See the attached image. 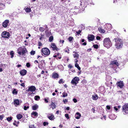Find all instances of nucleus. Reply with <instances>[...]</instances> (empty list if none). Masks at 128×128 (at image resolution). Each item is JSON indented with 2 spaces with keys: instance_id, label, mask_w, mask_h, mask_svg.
Returning <instances> with one entry per match:
<instances>
[{
  "instance_id": "38",
  "label": "nucleus",
  "mask_w": 128,
  "mask_h": 128,
  "mask_svg": "<svg viewBox=\"0 0 128 128\" xmlns=\"http://www.w3.org/2000/svg\"><path fill=\"white\" fill-rule=\"evenodd\" d=\"M4 117V116L3 114L0 115V120H2Z\"/></svg>"
},
{
  "instance_id": "55",
  "label": "nucleus",
  "mask_w": 128,
  "mask_h": 128,
  "mask_svg": "<svg viewBox=\"0 0 128 128\" xmlns=\"http://www.w3.org/2000/svg\"><path fill=\"white\" fill-rule=\"evenodd\" d=\"M103 118H104L105 120H106V116H103V118H102V117L101 118V119H103Z\"/></svg>"
},
{
  "instance_id": "50",
  "label": "nucleus",
  "mask_w": 128,
  "mask_h": 128,
  "mask_svg": "<svg viewBox=\"0 0 128 128\" xmlns=\"http://www.w3.org/2000/svg\"><path fill=\"white\" fill-rule=\"evenodd\" d=\"M106 108L108 109L109 110L110 109V106L108 105L106 106Z\"/></svg>"
},
{
  "instance_id": "3",
  "label": "nucleus",
  "mask_w": 128,
  "mask_h": 128,
  "mask_svg": "<svg viewBox=\"0 0 128 128\" xmlns=\"http://www.w3.org/2000/svg\"><path fill=\"white\" fill-rule=\"evenodd\" d=\"M42 52L44 55L46 56H48L50 53L49 50L46 48H42Z\"/></svg>"
},
{
  "instance_id": "1",
  "label": "nucleus",
  "mask_w": 128,
  "mask_h": 128,
  "mask_svg": "<svg viewBox=\"0 0 128 128\" xmlns=\"http://www.w3.org/2000/svg\"><path fill=\"white\" fill-rule=\"evenodd\" d=\"M116 42L115 46L117 49L122 48L123 46V42L122 40L119 38H115L114 40Z\"/></svg>"
},
{
  "instance_id": "54",
  "label": "nucleus",
  "mask_w": 128,
  "mask_h": 128,
  "mask_svg": "<svg viewBox=\"0 0 128 128\" xmlns=\"http://www.w3.org/2000/svg\"><path fill=\"white\" fill-rule=\"evenodd\" d=\"M100 39V37L99 36H97L96 37V39L97 40H99Z\"/></svg>"
},
{
  "instance_id": "42",
  "label": "nucleus",
  "mask_w": 128,
  "mask_h": 128,
  "mask_svg": "<svg viewBox=\"0 0 128 128\" xmlns=\"http://www.w3.org/2000/svg\"><path fill=\"white\" fill-rule=\"evenodd\" d=\"M73 39V37H70L68 39L70 42H71L72 40Z\"/></svg>"
},
{
  "instance_id": "53",
  "label": "nucleus",
  "mask_w": 128,
  "mask_h": 128,
  "mask_svg": "<svg viewBox=\"0 0 128 128\" xmlns=\"http://www.w3.org/2000/svg\"><path fill=\"white\" fill-rule=\"evenodd\" d=\"M38 44L39 46H42V44L40 42H38Z\"/></svg>"
},
{
  "instance_id": "63",
  "label": "nucleus",
  "mask_w": 128,
  "mask_h": 128,
  "mask_svg": "<svg viewBox=\"0 0 128 128\" xmlns=\"http://www.w3.org/2000/svg\"><path fill=\"white\" fill-rule=\"evenodd\" d=\"M13 124L14 125L16 126H18V125L16 124L15 123H13Z\"/></svg>"
},
{
  "instance_id": "24",
  "label": "nucleus",
  "mask_w": 128,
  "mask_h": 128,
  "mask_svg": "<svg viewBox=\"0 0 128 128\" xmlns=\"http://www.w3.org/2000/svg\"><path fill=\"white\" fill-rule=\"evenodd\" d=\"M14 104H19V103H21L22 101H19L18 99H16L14 100Z\"/></svg>"
},
{
  "instance_id": "23",
  "label": "nucleus",
  "mask_w": 128,
  "mask_h": 128,
  "mask_svg": "<svg viewBox=\"0 0 128 128\" xmlns=\"http://www.w3.org/2000/svg\"><path fill=\"white\" fill-rule=\"evenodd\" d=\"M38 106L37 104H35L32 106V109L34 110H35L38 108Z\"/></svg>"
},
{
  "instance_id": "17",
  "label": "nucleus",
  "mask_w": 128,
  "mask_h": 128,
  "mask_svg": "<svg viewBox=\"0 0 128 128\" xmlns=\"http://www.w3.org/2000/svg\"><path fill=\"white\" fill-rule=\"evenodd\" d=\"M118 85L120 88H122L124 86L123 83L122 81H120L118 82L117 83Z\"/></svg>"
},
{
  "instance_id": "47",
  "label": "nucleus",
  "mask_w": 128,
  "mask_h": 128,
  "mask_svg": "<svg viewBox=\"0 0 128 128\" xmlns=\"http://www.w3.org/2000/svg\"><path fill=\"white\" fill-rule=\"evenodd\" d=\"M49 99V98H45L44 99V101L45 102H46V103H47L48 102V100Z\"/></svg>"
},
{
  "instance_id": "27",
  "label": "nucleus",
  "mask_w": 128,
  "mask_h": 128,
  "mask_svg": "<svg viewBox=\"0 0 128 128\" xmlns=\"http://www.w3.org/2000/svg\"><path fill=\"white\" fill-rule=\"evenodd\" d=\"M98 30L101 33H104L105 32L104 30L102 29V28L99 27L98 28Z\"/></svg>"
},
{
  "instance_id": "16",
  "label": "nucleus",
  "mask_w": 128,
  "mask_h": 128,
  "mask_svg": "<svg viewBox=\"0 0 128 128\" xmlns=\"http://www.w3.org/2000/svg\"><path fill=\"white\" fill-rule=\"evenodd\" d=\"M88 39L90 41H92L94 38V36L93 35H89L88 36Z\"/></svg>"
},
{
  "instance_id": "64",
  "label": "nucleus",
  "mask_w": 128,
  "mask_h": 128,
  "mask_svg": "<svg viewBox=\"0 0 128 128\" xmlns=\"http://www.w3.org/2000/svg\"><path fill=\"white\" fill-rule=\"evenodd\" d=\"M44 70H42V72H41V74H44Z\"/></svg>"
},
{
  "instance_id": "25",
  "label": "nucleus",
  "mask_w": 128,
  "mask_h": 128,
  "mask_svg": "<svg viewBox=\"0 0 128 128\" xmlns=\"http://www.w3.org/2000/svg\"><path fill=\"white\" fill-rule=\"evenodd\" d=\"M74 54H73V56H74V58H79V55L76 52H74Z\"/></svg>"
},
{
  "instance_id": "61",
  "label": "nucleus",
  "mask_w": 128,
  "mask_h": 128,
  "mask_svg": "<svg viewBox=\"0 0 128 128\" xmlns=\"http://www.w3.org/2000/svg\"><path fill=\"white\" fill-rule=\"evenodd\" d=\"M66 109L67 110H69L70 109V108L68 107L66 108Z\"/></svg>"
},
{
  "instance_id": "21",
  "label": "nucleus",
  "mask_w": 128,
  "mask_h": 128,
  "mask_svg": "<svg viewBox=\"0 0 128 128\" xmlns=\"http://www.w3.org/2000/svg\"><path fill=\"white\" fill-rule=\"evenodd\" d=\"M52 76L54 78H58V75L56 73L54 72L52 74Z\"/></svg>"
},
{
  "instance_id": "18",
  "label": "nucleus",
  "mask_w": 128,
  "mask_h": 128,
  "mask_svg": "<svg viewBox=\"0 0 128 128\" xmlns=\"http://www.w3.org/2000/svg\"><path fill=\"white\" fill-rule=\"evenodd\" d=\"M109 118L112 120H114L116 117V116L114 114H112L109 116Z\"/></svg>"
},
{
  "instance_id": "48",
  "label": "nucleus",
  "mask_w": 128,
  "mask_h": 128,
  "mask_svg": "<svg viewBox=\"0 0 128 128\" xmlns=\"http://www.w3.org/2000/svg\"><path fill=\"white\" fill-rule=\"evenodd\" d=\"M43 124L44 126H45L46 125H48V123L47 122H44Z\"/></svg>"
},
{
  "instance_id": "59",
  "label": "nucleus",
  "mask_w": 128,
  "mask_h": 128,
  "mask_svg": "<svg viewBox=\"0 0 128 128\" xmlns=\"http://www.w3.org/2000/svg\"><path fill=\"white\" fill-rule=\"evenodd\" d=\"M63 101L64 102V103L66 104V102H67V100L66 99H65V100H64Z\"/></svg>"
},
{
  "instance_id": "36",
  "label": "nucleus",
  "mask_w": 128,
  "mask_h": 128,
  "mask_svg": "<svg viewBox=\"0 0 128 128\" xmlns=\"http://www.w3.org/2000/svg\"><path fill=\"white\" fill-rule=\"evenodd\" d=\"M62 95H63V97H65L66 96H67L68 95L65 92H64L62 93Z\"/></svg>"
},
{
  "instance_id": "13",
  "label": "nucleus",
  "mask_w": 128,
  "mask_h": 128,
  "mask_svg": "<svg viewBox=\"0 0 128 128\" xmlns=\"http://www.w3.org/2000/svg\"><path fill=\"white\" fill-rule=\"evenodd\" d=\"M26 70H22L20 72V74L22 76L25 75L26 73Z\"/></svg>"
},
{
  "instance_id": "2",
  "label": "nucleus",
  "mask_w": 128,
  "mask_h": 128,
  "mask_svg": "<svg viewBox=\"0 0 128 128\" xmlns=\"http://www.w3.org/2000/svg\"><path fill=\"white\" fill-rule=\"evenodd\" d=\"M104 45L106 47L108 48H110L112 45V43L110 38H105L104 40Z\"/></svg>"
},
{
  "instance_id": "60",
  "label": "nucleus",
  "mask_w": 128,
  "mask_h": 128,
  "mask_svg": "<svg viewBox=\"0 0 128 128\" xmlns=\"http://www.w3.org/2000/svg\"><path fill=\"white\" fill-rule=\"evenodd\" d=\"M86 42H84L82 44L83 45H84V46L86 45Z\"/></svg>"
},
{
  "instance_id": "41",
  "label": "nucleus",
  "mask_w": 128,
  "mask_h": 128,
  "mask_svg": "<svg viewBox=\"0 0 128 128\" xmlns=\"http://www.w3.org/2000/svg\"><path fill=\"white\" fill-rule=\"evenodd\" d=\"M30 53V54L31 55H34L35 53V51L32 50L31 51Z\"/></svg>"
},
{
  "instance_id": "9",
  "label": "nucleus",
  "mask_w": 128,
  "mask_h": 128,
  "mask_svg": "<svg viewBox=\"0 0 128 128\" xmlns=\"http://www.w3.org/2000/svg\"><path fill=\"white\" fill-rule=\"evenodd\" d=\"M47 117L49 120H53L54 118V116L52 114H48Z\"/></svg>"
},
{
  "instance_id": "30",
  "label": "nucleus",
  "mask_w": 128,
  "mask_h": 128,
  "mask_svg": "<svg viewBox=\"0 0 128 128\" xmlns=\"http://www.w3.org/2000/svg\"><path fill=\"white\" fill-rule=\"evenodd\" d=\"M75 67H76L79 70H80V68L79 66V65L77 63H75Z\"/></svg>"
},
{
  "instance_id": "44",
  "label": "nucleus",
  "mask_w": 128,
  "mask_h": 128,
  "mask_svg": "<svg viewBox=\"0 0 128 128\" xmlns=\"http://www.w3.org/2000/svg\"><path fill=\"white\" fill-rule=\"evenodd\" d=\"M81 32V31L80 30H79L78 31H76V33L77 34H80Z\"/></svg>"
},
{
  "instance_id": "46",
  "label": "nucleus",
  "mask_w": 128,
  "mask_h": 128,
  "mask_svg": "<svg viewBox=\"0 0 128 128\" xmlns=\"http://www.w3.org/2000/svg\"><path fill=\"white\" fill-rule=\"evenodd\" d=\"M65 116L66 117V118L68 119H69V118L68 116V114H65Z\"/></svg>"
},
{
  "instance_id": "62",
  "label": "nucleus",
  "mask_w": 128,
  "mask_h": 128,
  "mask_svg": "<svg viewBox=\"0 0 128 128\" xmlns=\"http://www.w3.org/2000/svg\"><path fill=\"white\" fill-rule=\"evenodd\" d=\"M34 62L35 63H36V62L37 63H38V61L37 60H35L34 61Z\"/></svg>"
},
{
  "instance_id": "45",
  "label": "nucleus",
  "mask_w": 128,
  "mask_h": 128,
  "mask_svg": "<svg viewBox=\"0 0 128 128\" xmlns=\"http://www.w3.org/2000/svg\"><path fill=\"white\" fill-rule=\"evenodd\" d=\"M93 47L95 48H98V45L97 44H94L93 45Z\"/></svg>"
},
{
  "instance_id": "39",
  "label": "nucleus",
  "mask_w": 128,
  "mask_h": 128,
  "mask_svg": "<svg viewBox=\"0 0 128 128\" xmlns=\"http://www.w3.org/2000/svg\"><path fill=\"white\" fill-rule=\"evenodd\" d=\"M29 128H36L34 125H31L29 126Z\"/></svg>"
},
{
  "instance_id": "34",
  "label": "nucleus",
  "mask_w": 128,
  "mask_h": 128,
  "mask_svg": "<svg viewBox=\"0 0 128 128\" xmlns=\"http://www.w3.org/2000/svg\"><path fill=\"white\" fill-rule=\"evenodd\" d=\"M39 30L41 32H43L44 30V29L43 27H41L39 28Z\"/></svg>"
},
{
  "instance_id": "15",
  "label": "nucleus",
  "mask_w": 128,
  "mask_h": 128,
  "mask_svg": "<svg viewBox=\"0 0 128 128\" xmlns=\"http://www.w3.org/2000/svg\"><path fill=\"white\" fill-rule=\"evenodd\" d=\"M81 116L80 114L78 112H76L75 116V118L77 119H79L80 118Z\"/></svg>"
},
{
  "instance_id": "26",
  "label": "nucleus",
  "mask_w": 128,
  "mask_h": 128,
  "mask_svg": "<svg viewBox=\"0 0 128 128\" xmlns=\"http://www.w3.org/2000/svg\"><path fill=\"white\" fill-rule=\"evenodd\" d=\"M49 106L50 109H52V110H53L54 109L56 108V106L55 104H50Z\"/></svg>"
},
{
  "instance_id": "12",
  "label": "nucleus",
  "mask_w": 128,
  "mask_h": 128,
  "mask_svg": "<svg viewBox=\"0 0 128 128\" xmlns=\"http://www.w3.org/2000/svg\"><path fill=\"white\" fill-rule=\"evenodd\" d=\"M31 115L33 118L37 117L38 116V113L36 112H33L31 114Z\"/></svg>"
},
{
  "instance_id": "29",
  "label": "nucleus",
  "mask_w": 128,
  "mask_h": 128,
  "mask_svg": "<svg viewBox=\"0 0 128 128\" xmlns=\"http://www.w3.org/2000/svg\"><path fill=\"white\" fill-rule=\"evenodd\" d=\"M24 9L25 10L26 12H30L31 11V10L30 8H25Z\"/></svg>"
},
{
  "instance_id": "5",
  "label": "nucleus",
  "mask_w": 128,
  "mask_h": 128,
  "mask_svg": "<svg viewBox=\"0 0 128 128\" xmlns=\"http://www.w3.org/2000/svg\"><path fill=\"white\" fill-rule=\"evenodd\" d=\"M123 114H126L128 112V104H124L122 107Z\"/></svg>"
},
{
  "instance_id": "14",
  "label": "nucleus",
  "mask_w": 128,
  "mask_h": 128,
  "mask_svg": "<svg viewBox=\"0 0 128 128\" xmlns=\"http://www.w3.org/2000/svg\"><path fill=\"white\" fill-rule=\"evenodd\" d=\"M115 64L117 66L119 65V64L116 60H114L112 61L110 63V65Z\"/></svg>"
},
{
  "instance_id": "37",
  "label": "nucleus",
  "mask_w": 128,
  "mask_h": 128,
  "mask_svg": "<svg viewBox=\"0 0 128 128\" xmlns=\"http://www.w3.org/2000/svg\"><path fill=\"white\" fill-rule=\"evenodd\" d=\"M10 55H11V58H12L14 56V53L13 51H12L10 52Z\"/></svg>"
},
{
  "instance_id": "31",
  "label": "nucleus",
  "mask_w": 128,
  "mask_h": 128,
  "mask_svg": "<svg viewBox=\"0 0 128 128\" xmlns=\"http://www.w3.org/2000/svg\"><path fill=\"white\" fill-rule=\"evenodd\" d=\"M40 97L38 96H36L34 97L35 100H39L40 99Z\"/></svg>"
},
{
  "instance_id": "49",
  "label": "nucleus",
  "mask_w": 128,
  "mask_h": 128,
  "mask_svg": "<svg viewBox=\"0 0 128 128\" xmlns=\"http://www.w3.org/2000/svg\"><path fill=\"white\" fill-rule=\"evenodd\" d=\"M26 66L28 67H29L30 66V64L29 63H27L26 64Z\"/></svg>"
},
{
  "instance_id": "40",
  "label": "nucleus",
  "mask_w": 128,
  "mask_h": 128,
  "mask_svg": "<svg viewBox=\"0 0 128 128\" xmlns=\"http://www.w3.org/2000/svg\"><path fill=\"white\" fill-rule=\"evenodd\" d=\"M29 107V106H24V109L25 110H26Z\"/></svg>"
},
{
  "instance_id": "57",
  "label": "nucleus",
  "mask_w": 128,
  "mask_h": 128,
  "mask_svg": "<svg viewBox=\"0 0 128 128\" xmlns=\"http://www.w3.org/2000/svg\"><path fill=\"white\" fill-rule=\"evenodd\" d=\"M43 36H44L43 35H41V36L40 38V40H42V38H43Z\"/></svg>"
},
{
  "instance_id": "8",
  "label": "nucleus",
  "mask_w": 128,
  "mask_h": 128,
  "mask_svg": "<svg viewBox=\"0 0 128 128\" xmlns=\"http://www.w3.org/2000/svg\"><path fill=\"white\" fill-rule=\"evenodd\" d=\"M36 90V88L35 87L33 86H31L28 87V88L27 91H31L34 92Z\"/></svg>"
},
{
  "instance_id": "58",
  "label": "nucleus",
  "mask_w": 128,
  "mask_h": 128,
  "mask_svg": "<svg viewBox=\"0 0 128 128\" xmlns=\"http://www.w3.org/2000/svg\"><path fill=\"white\" fill-rule=\"evenodd\" d=\"M64 40H61L60 41V43L62 42V44H63L64 42Z\"/></svg>"
},
{
  "instance_id": "33",
  "label": "nucleus",
  "mask_w": 128,
  "mask_h": 128,
  "mask_svg": "<svg viewBox=\"0 0 128 128\" xmlns=\"http://www.w3.org/2000/svg\"><path fill=\"white\" fill-rule=\"evenodd\" d=\"M12 117H10L7 118H6L8 122H10L12 120Z\"/></svg>"
},
{
  "instance_id": "11",
  "label": "nucleus",
  "mask_w": 128,
  "mask_h": 128,
  "mask_svg": "<svg viewBox=\"0 0 128 128\" xmlns=\"http://www.w3.org/2000/svg\"><path fill=\"white\" fill-rule=\"evenodd\" d=\"M51 47L52 48L53 50H58V48L56 47L55 44L54 43H51Z\"/></svg>"
},
{
  "instance_id": "43",
  "label": "nucleus",
  "mask_w": 128,
  "mask_h": 128,
  "mask_svg": "<svg viewBox=\"0 0 128 128\" xmlns=\"http://www.w3.org/2000/svg\"><path fill=\"white\" fill-rule=\"evenodd\" d=\"M58 82L59 84H60L61 83L63 84V79H60V80Z\"/></svg>"
},
{
  "instance_id": "6",
  "label": "nucleus",
  "mask_w": 128,
  "mask_h": 128,
  "mask_svg": "<svg viewBox=\"0 0 128 128\" xmlns=\"http://www.w3.org/2000/svg\"><path fill=\"white\" fill-rule=\"evenodd\" d=\"M79 80V78L75 77L72 80L71 83L72 84H74L76 86L77 84L78 83V81Z\"/></svg>"
},
{
  "instance_id": "35",
  "label": "nucleus",
  "mask_w": 128,
  "mask_h": 128,
  "mask_svg": "<svg viewBox=\"0 0 128 128\" xmlns=\"http://www.w3.org/2000/svg\"><path fill=\"white\" fill-rule=\"evenodd\" d=\"M53 39V36H51L49 38V41L50 42H52Z\"/></svg>"
},
{
  "instance_id": "22",
  "label": "nucleus",
  "mask_w": 128,
  "mask_h": 128,
  "mask_svg": "<svg viewBox=\"0 0 128 128\" xmlns=\"http://www.w3.org/2000/svg\"><path fill=\"white\" fill-rule=\"evenodd\" d=\"M5 8V5L4 4L2 3H0V10L4 9Z\"/></svg>"
},
{
  "instance_id": "4",
  "label": "nucleus",
  "mask_w": 128,
  "mask_h": 128,
  "mask_svg": "<svg viewBox=\"0 0 128 128\" xmlns=\"http://www.w3.org/2000/svg\"><path fill=\"white\" fill-rule=\"evenodd\" d=\"M18 50L20 51H19L18 52L20 55H21V54L22 55H24L27 52L26 48L24 47L22 48L21 47L19 48L18 49Z\"/></svg>"
},
{
  "instance_id": "19",
  "label": "nucleus",
  "mask_w": 128,
  "mask_h": 128,
  "mask_svg": "<svg viewBox=\"0 0 128 128\" xmlns=\"http://www.w3.org/2000/svg\"><path fill=\"white\" fill-rule=\"evenodd\" d=\"M120 106H115L114 108V110L116 112H118V110L120 108Z\"/></svg>"
},
{
  "instance_id": "20",
  "label": "nucleus",
  "mask_w": 128,
  "mask_h": 128,
  "mask_svg": "<svg viewBox=\"0 0 128 128\" xmlns=\"http://www.w3.org/2000/svg\"><path fill=\"white\" fill-rule=\"evenodd\" d=\"M92 98L93 100H96L98 98V96L96 94H94L92 95Z\"/></svg>"
},
{
  "instance_id": "56",
  "label": "nucleus",
  "mask_w": 128,
  "mask_h": 128,
  "mask_svg": "<svg viewBox=\"0 0 128 128\" xmlns=\"http://www.w3.org/2000/svg\"><path fill=\"white\" fill-rule=\"evenodd\" d=\"M68 67L69 68H72V65H70V64H69L68 66Z\"/></svg>"
},
{
  "instance_id": "10",
  "label": "nucleus",
  "mask_w": 128,
  "mask_h": 128,
  "mask_svg": "<svg viewBox=\"0 0 128 128\" xmlns=\"http://www.w3.org/2000/svg\"><path fill=\"white\" fill-rule=\"evenodd\" d=\"M9 23V20H5L2 24V26L4 28H6L7 27L8 24Z\"/></svg>"
},
{
  "instance_id": "28",
  "label": "nucleus",
  "mask_w": 128,
  "mask_h": 128,
  "mask_svg": "<svg viewBox=\"0 0 128 128\" xmlns=\"http://www.w3.org/2000/svg\"><path fill=\"white\" fill-rule=\"evenodd\" d=\"M16 117L18 119L20 120L22 118V116L21 114H18L17 115Z\"/></svg>"
},
{
  "instance_id": "7",
  "label": "nucleus",
  "mask_w": 128,
  "mask_h": 128,
  "mask_svg": "<svg viewBox=\"0 0 128 128\" xmlns=\"http://www.w3.org/2000/svg\"><path fill=\"white\" fill-rule=\"evenodd\" d=\"M1 36L3 38H8L9 37L10 34L8 32L4 31L2 33Z\"/></svg>"
},
{
  "instance_id": "51",
  "label": "nucleus",
  "mask_w": 128,
  "mask_h": 128,
  "mask_svg": "<svg viewBox=\"0 0 128 128\" xmlns=\"http://www.w3.org/2000/svg\"><path fill=\"white\" fill-rule=\"evenodd\" d=\"M73 101L75 103L76 102H77L76 99L75 98H74L73 99Z\"/></svg>"
},
{
  "instance_id": "52",
  "label": "nucleus",
  "mask_w": 128,
  "mask_h": 128,
  "mask_svg": "<svg viewBox=\"0 0 128 128\" xmlns=\"http://www.w3.org/2000/svg\"><path fill=\"white\" fill-rule=\"evenodd\" d=\"M20 85L21 86L23 87H24L25 86L24 84V83H22L20 84Z\"/></svg>"
},
{
  "instance_id": "32",
  "label": "nucleus",
  "mask_w": 128,
  "mask_h": 128,
  "mask_svg": "<svg viewBox=\"0 0 128 128\" xmlns=\"http://www.w3.org/2000/svg\"><path fill=\"white\" fill-rule=\"evenodd\" d=\"M12 93L13 94H16L18 93V91L16 90V89H14L12 92Z\"/></svg>"
}]
</instances>
